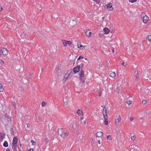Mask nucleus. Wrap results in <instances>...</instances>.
<instances>
[{"label": "nucleus", "mask_w": 151, "mask_h": 151, "mask_svg": "<svg viewBox=\"0 0 151 151\" xmlns=\"http://www.w3.org/2000/svg\"><path fill=\"white\" fill-rule=\"evenodd\" d=\"M4 89L2 87V85L0 83V92H2L3 91Z\"/></svg>", "instance_id": "nucleus-26"}, {"label": "nucleus", "mask_w": 151, "mask_h": 151, "mask_svg": "<svg viewBox=\"0 0 151 151\" xmlns=\"http://www.w3.org/2000/svg\"><path fill=\"white\" fill-rule=\"evenodd\" d=\"M90 143H91L92 145H94V142L93 140V139L92 138H91L90 139Z\"/></svg>", "instance_id": "nucleus-23"}, {"label": "nucleus", "mask_w": 151, "mask_h": 151, "mask_svg": "<svg viewBox=\"0 0 151 151\" xmlns=\"http://www.w3.org/2000/svg\"><path fill=\"white\" fill-rule=\"evenodd\" d=\"M146 39L150 42L151 43V35H149L146 37Z\"/></svg>", "instance_id": "nucleus-22"}, {"label": "nucleus", "mask_w": 151, "mask_h": 151, "mask_svg": "<svg viewBox=\"0 0 151 151\" xmlns=\"http://www.w3.org/2000/svg\"><path fill=\"white\" fill-rule=\"evenodd\" d=\"M107 8L108 9L109 11H111L113 9L112 4L111 3H109L107 5Z\"/></svg>", "instance_id": "nucleus-12"}, {"label": "nucleus", "mask_w": 151, "mask_h": 151, "mask_svg": "<svg viewBox=\"0 0 151 151\" xmlns=\"http://www.w3.org/2000/svg\"><path fill=\"white\" fill-rule=\"evenodd\" d=\"M136 147V145H131V147L132 148H135Z\"/></svg>", "instance_id": "nucleus-36"}, {"label": "nucleus", "mask_w": 151, "mask_h": 151, "mask_svg": "<svg viewBox=\"0 0 151 151\" xmlns=\"http://www.w3.org/2000/svg\"><path fill=\"white\" fill-rule=\"evenodd\" d=\"M2 9V6L0 4V12H1Z\"/></svg>", "instance_id": "nucleus-40"}, {"label": "nucleus", "mask_w": 151, "mask_h": 151, "mask_svg": "<svg viewBox=\"0 0 151 151\" xmlns=\"http://www.w3.org/2000/svg\"><path fill=\"white\" fill-rule=\"evenodd\" d=\"M78 125L75 122L73 123L72 127L73 129H76L78 127Z\"/></svg>", "instance_id": "nucleus-20"}, {"label": "nucleus", "mask_w": 151, "mask_h": 151, "mask_svg": "<svg viewBox=\"0 0 151 151\" xmlns=\"http://www.w3.org/2000/svg\"><path fill=\"white\" fill-rule=\"evenodd\" d=\"M73 74V73L72 70H68L67 73L65 74L64 77V79L65 80L71 78Z\"/></svg>", "instance_id": "nucleus-4"}, {"label": "nucleus", "mask_w": 151, "mask_h": 151, "mask_svg": "<svg viewBox=\"0 0 151 151\" xmlns=\"http://www.w3.org/2000/svg\"><path fill=\"white\" fill-rule=\"evenodd\" d=\"M132 151H139V150L136 149H134Z\"/></svg>", "instance_id": "nucleus-39"}, {"label": "nucleus", "mask_w": 151, "mask_h": 151, "mask_svg": "<svg viewBox=\"0 0 151 151\" xmlns=\"http://www.w3.org/2000/svg\"><path fill=\"white\" fill-rule=\"evenodd\" d=\"M103 113L104 117L105 120L104 121V124L105 125H108V117L107 116V114L108 112L107 111L106 108H104L103 109Z\"/></svg>", "instance_id": "nucleus-3"}, {"label": "nucleus", "mask_w": 151, "mask_h": 151, "mask_svg": "<svg viewBox=\"0 0 151 151\" xmlns=\"http://www.w3.org/2000/svg\"><path fill=\"white\" fill-rule=\"evenodd\" d=\"M110 76L112 78H113L114 79L116 76V74L114 72L112 71H110L109 73Z\"/></svg>", "instance_id": "nucleus-13"}, {"label": "nucleus", "mask_w": 151, "mask_h": 151, "mask_svg": "<svg viewBox=\"0 0 151 151\" xmlns=\"http://www.w3.org/2000/svg\"><path fill=\"white\" fill-rule=\"evenodd\" d=\"M101 96V93H100L99 95V96Z\"/></svg>", "instance_id": "nucleus-51"}, {"label": "nucleus", "mask_w": 151, "mask_h": 151, "mask_svg": "<svg viewBox=\"0 0 151 151\" xmlns=\"http://www.w3.org/2000/svg\"><path fill=\"white\" fill-rule=\"evenodd\" d=\"M38 119H39V120H40V116H39V117H38Z\"/></svg>", "instance_id": "nucleus-49"}, {"label": "nucleus", "mask_w": 151, "mask_h": 151, "mask_svg": "<svg viewBox=\"0 0 151 151\" xmlns=\"http://www.w3.org/2000/svg\"><path fill=\"white\" fill-rule=\"evenodd\" d=\"M4 63V61L3 60H0V64L1 65H2Z\"/></svg>", "instance_id": "nucleus-34"}, {"label": "nucleus", "mask_w": 151, "mask_h": 151, "mask_svg": "<svg viewBox=\"0 0 151 151\" xmlns=\"http://www.w3.org/2000/svg\"><path fill=\"white\" fill-rule=\"evenodd\" d=\"M58 133L59 135L63 139L66 138L68 136L69 132L65 128H60L58 129Z\"/></svg>", "instance_id": "nucleus-1"}, {"label": "nucleus", "mask_w": 151, "mask_h": 151, "mask_svg": "<svg viewBox=\"0 0 151 151\" xmlns=\"http://www.w3.org/2000/svg\"><path fill=\"white\" fill-rule=\"evenodd\" d=\"M2 122H3V124H6V123H4V122L3 121Z\"/></svg>", "instance_id": "nucleus-50"}, {"label": "nucleus", "mask_w": 151, "mask_h": 151, "mask_svg": "<svg viewBox=\"0 0 151 151\" xmlns=\"http://www.w3.org/2000/svg\"><path fill=\"white\" fill-rule=\"evenodd\" d=\"M18 90L20 91H24V88L22 86H20L18 88Z\"/></svg>", "instance_id": "nucleus-24"}, {"label": "nucleus", "mask_w": 151, "mask_h": 151, "mask_svg": "<svg viewBox=\"0 0 151 151\" xmlns=\"http://www.w3.org/2000/svg\"><path fill=\"white\" fill-rule=\"evenodd\" d=\"M45 142L47 144L48 143V142H49V140L47 138H46L45 139Z\"/></svg>", "instance_id": "nucleus-35"}, {"label": "nucleus", "mask_w": 151, "mask_h": 151, "mask_svg": "<svg viewBox=\"0 0 151 151\" xmlns=\"http://www.w3.org/2000/svg\"><path fill=\"white\" fill-rule=\"evenodd\" d=\"M129 1L131 2L132 3H133L134 2H136L137 0H129Z\"/></svg>", "instance_id": "nucleus-32"}, {"label": "nucleus", "mask_w": 151, "mask_h": 151, "mask_svg": "<svg viewBox=\"0 0 151 151\" xmlns=\"http://www.w3.org/2000/svg\"><path fill=\"white\" fill-rule=\"evenodd\" d=\"M132 101L129 100L127 101V104H128L129 105L131 104H132Z\"/></svg>", "instance_id": "nucleus-31"}, {"label": "nucleus", "mask_w": 151, "mask_h": 151, "mask_svg": "<svg viewBox=\"0 0 151 151\" xmlns=\"http://www.w3.org/2000/svg\"><path fill=\"white\" fill-rule=\"evenodd\" d=\"M3 145L5 147H7L8 146V144L7 142L6 141H5Z\"/></svg>", "instance_id": "nucleus-25"}, {"label": "nucleus", "mask_w": 151, "mask_h": 151, "mask_svg": "<svg viewBox=\"0 0 151 151\" xmlns=\"http://www.w3.org/2000/svg\"><path fill=\"white\" fill-rule=\"evenodd\" d=\"M113 52H114V50H113Z\"/></svg>", "instance_id": "nucleus-52"}, {"label": "nucleus", "mask_w": 151, "mask_h": 151, "mask_svg": "<svg viewBox=\"0 0 151 151\" xmlns=\"http://www.w3.org/2000/svg\"><path fill=\"white\" fill-rule=\"evenodd\" d=\"M31 142L32 143V145H35L36 144V142L35 141L33 140H32L31 141Z\"/></svg>", "instance_id": "nucleus-27"}, {"label": "nucleus", "mask_w": 151, "mask_h": 151, "mask_svg": "<svg viewBox=\"0 0 151 151\" xmlns=\"http://www.w3.org/2000/svg\"><path fill=\"white\" fill-rule=\"evenodd\" d=\"M81 123L84 125L86 124V119H84V118L83 117H81Z\"/></svg>", "instance_id": "nucleus-21"}, {"label": "nucleus", "mask_w": 151, "mask_h": 151, "mask_svg": "<svg viewBox=\"0 0 151 151\" xmlns=\"http://www.w3.org/2000/svg\"><path fill=\"white\" fill-rule=\"evenodd\" d=\"M1 52L3 55H6L8 54V50L5 48H3L1 49Z\"/></svg>", "instance_id": "nucleus-11"}, {"label": "nucleus", "mask_w": 151, "mask_h": 151, "mask_svg": "<svg viewBox=\"0 0 151 151\" xmlns=\"http://www.w3.org/2000/svg\"><path fill=\"white\" fill-rule=\"evenodd\" d=\"M103 135V133L101 132H98L96 134V136L98 137H102Z\"/></svg>", "instance_id": "nucleus-14"}, {"label": "nucleus", "mask_w": 151, "mask_h": 151, "mask_svg": "<svg viewBox=\"0 0 151 151\" xmlns=\"http://www.w3.org/2000/svg\"><path fill=\"white\" fill-rule=\"evenodd\" d=\"M27 126L28 127H30V125L29 124H27Z\"/></svg>", "instance_id": "nucleus-45"}, {"label": "nucleus", "mask_w": 151, "mask_h": 151, "mask_svg": "<svg viewBox=\"0 0 151 151\" xmlns=\"http://www.w3.org/2000/svg\"><path fill=\"white\" fill-rule=\"evenodd\" d=\"M63 45L64 47H66L67 45H70L72 44V42L70 41H67L65 40H62Z\"/></svg>", "instance_id": "nucleus-7"}, {"label": "nucleus", "mask_w": 151, "mask_h": 151, "mask_svg": "<svg viewBox=\"0 0 151 151\" xmlns=\"http://www.w3.org/2000/svg\"><path fill=\"white\" fill-rule=\"evenodd\" d=\"M91 34V32L89 30L86 31L85 32V35L88 37H90Z\"/></svg>", "instance_id": "nucleus-16"}, {"label": "nucleus", "mask_w": 151, "mask_h": 151, "mask_svg": "<svg viewBox=\"0 0 151 151\" xmlns=\"http://www.w3.org/2000/svg\"><path fill=\"white\" fill-rule=\"evenodd\" d=\"M147 102V101L145 99H143L142 101V104H145Z\"/></svg>", "instance_id": "nucleus-28"}, {"label": "nucleus", "mask_w": 151, "mask_h": 151, "mask_svg": "<svg viewBox=\"0 0 151 151\" xmlns=\"http://www.w3.org/2000/svg\"><path fill=\"white\" fill-rule=\"evenodd\" d=\"M17 139L16 137H14L12 144V148L14 151H17Z\"/></svg>", "instance_id": "nucleus-2"}, {"label": "nucleus", "mask_w": 151, "mask_h": 151, "mask_svg": "<svg viewBox=\"0 0 151 151\" xmlns=\"http://www.w3.org/2000/svg\"><path fill=\"white\" fill-rule=\"evenodd\" d=\"M76 22L75 19H71L69 22V24L72 26H73L76 24Z\"/></svg>", "instance_id": "nucleus-8"}, {"label": "nucleus", "mask_w": 151, "mask_h": 151, "mask_svg": "<svg viewBox=\"0 0 151 151\" xmlns=\"http://www.w3.org/2000/svg\"><path fill=\"white\" fill-rule=\"evenodd\" d=\"M136 79L137 80V79H138L139 78L137 77V76H136Z\"/></svg>", "instance_id": "nucleus-46"}, {"label": "nucleus", "mask_w": 151, "mask_h": 151, "mask_svg": "<svg viewBox=\"0 0 151 151\" xmlns=\"http://www.w3.org/2000/svg\"><path fill=\"white\" fill-rule=\"evenodd\" d=\"M107 138L110 140H112V139L111 137V136L110 135H108L107 137Z\"/></svg>", "instance_id": "nucleus-30"}, {"label": "nucleus", "mask_w": 151, "mask_h": 151, "mask_svg": "<svg viewBox=\"0 0 151 151\" xmlns=\"http://www.w3.org/2000/svg\"><path fill=\"white\" fill-rule=\"evenodd\" d=\"M98 143L99 145H100L101 144V141L100 140H99L98 141Z\"/></svg>", "instance_id": "nucleus-42"}, {"label": "nucleus", "mask_w": 151, "mask_h": 151, "mask_svg": "<svg viewBox=\"0 0 151 151\" xmlns=\"http://www.w3.org/2000/svg\"><path fill=\"white\" fill-rule=\"evenodd\" d=\"M83 58V57L82 56H80L78 58V60H79L80 59H81Z\"/></svg>", "instance_id": "nucleus-37"}, {"label": "nucleus", "mask_w": 151, "mask_h": 151, "mask_svg": "<svg viewBox=\"0 0 151 151\" xmlns=\"http://www.w3.org/2000/svg\"><path fill=\"white\" fill-rule=\"evenodd\" d=\"M121 120V117L120 116H117L116 119L115 120V125H117L120 122Z\"/></svg>", "instance_id": "nucleus-10"}, {"label": "nucleus", "mask_w": 151, "mask_h": 151, "mask_svg": "<svg viewBox=\"0 0 151 151\" xmlns=\"http://www.w3.org/2000/svg\"><path fill=\"white\" fill-rule=\"evenodd\" d=\"M47 104V103L45 102L44 101H42V106H46Z\"/></svg>", "instance_id": "nucleus-29"}, {"label": "nucleus", "mask_w": 151, "mask_h": 151, "mask_svg": "<svg viewBox=\"0 0 151 151\" xmlns=\"http://www.w3.org/2000/svg\"><path fill=\"white\" fill-rule=\"evenodd\" d=\"M5 137V134L3 132L0 133V139L2 141L3 139H4Z\"/></svg>", "instance_id": "nucleus-17"}, {"label": "nucleus", "mask_w": 151, "mask_h": 151, "mask_svg": "<svg viewBox=\"0 0 151 151\" xmlns=\"http://www.w3.org/2000/svg\"><path fill=\"white\" fill-rule=\"evenodd\" d=\"M33 151V149L32 148H31V149H29L27 151Z\"/></svg>", "instance_id": "nucleus-41"}, {"label": "nucleus", "mask_w": 151, "mask_h": 151, "mask_svg": "<svg viewBox=\"0 0 151 151\" xmlns=\"http://www.w3.org/2000/svg\"><path fill=\"white\" fill-rule=\"evenodd\" d=\"M131 139L132 140H134L135 139V137L134 135L132 136L131 137Z\"/></svg>", "instance_id": "nucleus-33"}, {"label": "nucleus", "mask_w": 151, "mask_h": 151, "mask_svg": "<svg viewBox=\"0 0 151 151\" xmlns=\"http://www.w3.org/2000/svg\"><path fill=\"white\" fill-rule=\"evenodd\" d=\"M80 66L78 65L74 68L73 71L76 73H78L80 70Z\"/></svg>", "instance_id": "nucleus-9"}, {"label": "nucleus", "mask_w": 151, "mask_h": 151, "mask_svg": "<svg viewBox=\"0 0 151 151\" xmlns=\"http://www.w3.org/2000/svg\"><path fill=\"white\" fill-rule=\"evenodd\" d=\"M6 151H11L9 149H7Z\"/></svg>", "instance_id": "nucleus-47"}, {"label": "nucleus", "mask_w": 151, "mask_h": 151, "mask_svg": "<svg viewBox=\"0 0 151 151\" xmlns=\"http://www.w3.org/2000/svg\"><path fill=\"white\" fill-rule=\"evenodd\" d=\"M76 113L77 115L79 116H83V111L80 109H78Z\"/></svg>", "instance_id": "nucleus-15"}, {"label": "nucleus", "mask_w": 151, "mask_h": 151, "mask_svg": "<svg viewBox=\"0 0 151 151\" xmlns=\"http://www.w3.org/2000/svg\"><path fill=\"white\" fill-rule=\"evenodd\" d=\"M79 79L81 82L83 83H85L84 72L83 71H81L79 73Z\"/></svg>", "instance_id": "nucleus-5"}, {"label": "nucleus", "mask_w": 151, "mask_h": 151, "mask_svg": "<svg viewBox=\"0 0 151 151\" xmlns=\"http://www.w3.org/2000/svg\"><path fill=\"white\" fill-rule=\"evenodd\" d=\"M105 34H108L110 32V31L109 29L105 27L103 29Z\"/></svg>", "instance_id": "nucleus-18"}, {"label": "nucleus", "mask_w": 151, "mask_h": 151, "mask_svg": "<svg viewBox=\"0 0 151 151\" xmlns=\"http://www.w3.org/2000/svg\"><path fill=\"white\" fill-rule=\"evenodd\" d=\"M67 104H68V103L67 102H65L64 103V104H63V105L64 106H65V105H66Z\"/></svg>", "instance_id": "nucleus-43"}, {"label": "nucleus", "mask_w": 151, "mask_h": 151, "mask_svg": "<svg viewBox=\"0 0 151 151\" xmlns=\"http://www.w3.org/2000/svg\"><path fill=\"white\" fill-rule=\"evenodd\" d=\"M129 119L131 121H132L134 120V118L132 117H130Z\"/></svg>", "instance_id": "nucleus-38"}, {"label": "nucleus", "mask_w": 151, "mask_h": 151, "mask_svg": "<svg viewBox=\"0 0 151 151\" xmlns=\"http://www.w3.org/2000/svg\"><path fill=\"white\" fill-rule=\"evenodd\" d=\"M86 47V45H82L81 44L78 45V47L81 50L84 49Z\"/></svg>", "instance_id": "nucleus-19"}, {"label": "nucleus", "mask_w": 151, "mask_h": 151, "mask_svg": "<svg viewBox=\"0 0 151 151\" xmlns=\"http://www.w3.org/2000/svg\"><path fill=\"white\" fill-rule=\"evenodd\" d=\"M124 62H123L122 63V65H124Z\"/></svg>", "instance_id": "nucleus-48"}, {"label": "nucleus", "mask_w": 151, "mask_h": 151, "mask_svg": "<svg viewBox=\"0 0 151 151\" xmlns=\"http://www.w3.org/2000/svg\"><path fill=\"white\" fill-rule=\"evenodd\" d=\"M143 22L146 24L148 22L149 18V17L146 15L145 14H143V18L142 19Z\"/></svg>", "instance_id": "nucleus-6"}, {"label": "nucleus", "mask_w": 151, "mask_h": 151, "mask_svg": "<svg viewBox=\"0 0 151 151\" xmlns=\"http://www.w3.org/2000/svg\"><path fill=\"white\" fill-rule=\"evenodd\" d=\"M144 119V117H141V118H140V120L143 119Z\"/></svg>", "instance_id": "nucleus-44"}]
</instances>
